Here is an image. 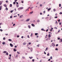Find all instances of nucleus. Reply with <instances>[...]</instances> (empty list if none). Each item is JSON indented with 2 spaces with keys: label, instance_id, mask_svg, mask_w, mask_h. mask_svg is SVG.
Returning a JSON list of instances; mask_svg holds the SVG:
<instances>
[{
  "label": "nucleus",
  "instance_id": "obj_1",
  "mask_svg": "<svg viewBox=\"0 0 62 62\" xmlns=\"http://www.w3.org/2000/svg\"><path fill=\"white\" fill-rule=\"evenodd\" d=\"M23 7H20L18 8V10H22V9H23Z\"/></svg>",
  "mask_w": 62,
  "mask_h": 62
},
{
  "label": "nucleus",
  "instance_id": "obj_2",
  "mask_svg": "<svg viewBox=\"0 0 62 62\" xmlns=\"http://www.w3.org/2000/svg\"><path fill=\"white\" fill-rule=\"evenodd\" d=\"M52 46H53V47H54V46H55V44H54V43H52Z\"/></svg>",
  "mask_w": 62,
  "mask_h": 62
},
{
  "label": "nucleus",
  "instance_id": "obj_3",
  "mask_svg": "<svg viewBox=\"0 0 62 62\" xmlns=\"http://www.w3.org/2000/svg\"><path fill=\"white\" fill-rule=\"evenodd\" d=\"M29 20H30V19H27L26 21V22H28V21H29Z\"/></svg>",
  "mask_w": 62,
  "mask_h": 62
},
{
  "label": "nucleus",
  "instance_id": "obj_4",
  "mask_svg": "<svg viewBox=\"0 0 62 62\" xmlns=\"http://www.w3.org/2000/svg\"><path fill=\"white\" fill-rule=\"evenodd\" d=\"M10 45L11 47H13V45L12 44H10Z\"/></svg>",
  "mask_w": 62,
  "mask_h": 62
},
{
  "label": "nucleus",
  "instance_id": "obj_5",
  "mask_svg": "<svg viewBox=\"0 0 62 62\" xmlns=\"http://www.w3.org/2000/svg\"><path fill=\"white\" fill-rule=\"evenodd\" d=\"M51 35L50 34H49L48 35V38H51Z\"/></svg>",
  "mask_w": 62,
  "mask_h": 62
},
{
  "label": "nucleus",
  "instance_id": "obj_6",
  "mask_svg": "<svg viewBox=\"0 0 62 62\" xmlns=\"http://www.w3.org/2000/svg\"><path fill=\"white\" fill-rule=\"evenodd\" d=\"M2 44L3 45H4V44H6V43L5 42H3L2 43Z\"/></svg>",
  "mask_w": 62,
  "mask_h": 62
},
{
  "label": "nucleus",
  "instance_id": "obj_7",
  "mask_svg": "<svg viewBox=\"0 0 62 62\" xmlns=\"http://www.w3.org/2000/svg\"><path fill=\"white\" fill-rule=\"evenodd\" d=\"M4 6L5 7H6V8L7 6V5L6 4H4Z\"/></svg>",
  "mask_w": 62,
  "mask_h": 62
},
{
  "label": "nucleus",
  "instance_id": "obj_8",
  "mask_svg": "<svg viewBox=\"0 0 62 62\" xmlns=\"http://www.w3.org/2000/svg\"><path fill=\"white\" fill-rule=\"evenodd\" d=\"M28 27L29 28H31V27L30 26V25H28Z\"/></svg>",
  "mask_w": 62,
  "mask_h": 62
},
{
  "label": "nucleus",
  "instance_id": "obj_9",
  "mask_svg": "<svg viewBox=\"0 0 62 62\" xmlns=\"http://www.w3.org/2000/svg\"><path fill=\"white\" fill-rule=\"evenodd\" d=\"M29 58H30V59H32V58H33V57H29Z\"/></svg>",
  "mask_w": 62,
  "mask_h": 62
},
{
  "label": "nucleus",
  "instance_id": "obj_10",
  "mask_svg": "<svg viewBox=\"0 0 62 62\" xmlns=\"http://www.w3.org/2000/svg\"><path fill=\"white\" fill-rule=\"evenodd\" d=\"M38 35V33H35V36H37V35Z\"/></svg>",
  "mask_w": 62,
  "mask_h": 62
},
{
  "label": "nucleus",
  "instance_id": "obj_11",
  "mask_svg": "<svg viewBox=\"0 0 62 62\" xmlns=\"http://www.w3.org/2000/svg\"><path fill=\"white\" fill-rule=\"evenodd\" d=\"M51 9V8H48V11H49V10H50Z\"/></svg>",
  "mask_w": 62,
  "mask_h": 62
},
{
  "label": "nucleus",
  "instance_id": "obj_12",
  "mask_svg": "<svg viewBox=\"0 0 62 62\" xmlns=\"http://www.w3.org/2000/svg\"><path fill=\"white\" fill-rule=\"evenodd\" d=\"M33 11L31 12L30 13V14H32L33 13Z\"/></svg>",
  "mask_w": 62,
  "mask_h": 62
},
{
  "label": "nucleus",
  "instance_id": "obj_13",
  "mask_svg": "<svg viewBox=\"0 0 62 62\" xmlns=\"http://www.w3.org/2000/svg\"><path fill=\"white\" fill-rule=\"evenodd\" d=\"M6 53H7V51H4L3 52V53H5L6 54Z\"/></svg>",
  "mask_w": 62,
  "mask_h": 62
},
{
  "label": "nucleus",
  "instance_id": "obj_14",
  "mask_svg": "<svg viewBox=\"0 0 62 62\" xmlns=\"http://www.w3.org/2000/svg\"><path fill=\"white\" fill-rule=\"evenodd\" d=\"M14 52H16V51H17V50H16V49H15V48L14 49Z\"/></svg>",
  "mask_w": 62,
  "mask_h": 62
},
{
  "label": "nucleus",
  "instance_id": "obj_15",
  "mask_svg": "<svg viewBox=\"0 0 62 62\" xmlns=\"http://www.w3.org/2000/svg\"><path fill=\"white\" fill-rule=\"evenodd\" d=\"M31 25L32 26H35V25H34V24H31Z\"/></svg>",
  "mask_w": 62,
  "mask_h": 62
},
{
  "label": "nucleus",
  "instance_id": "obj_16",
  "mask_svg": "<svg viewBox=\"0 0 62 62\" xmlns=\"http://www.w3.org/2000/svg\"><path fill=\"white\" fill-rule=\"evenodd\" d=\"M30 50H31V51H33V48H30Z\"/></svg>",
  "mask_w": 62,
  "mask_h": 62
},
{
  "label": "nucleus",
  "instance_id": "obj_17",
  "mask_svg": "<svg viewBox=\"0 0 62 62\" xmlns=\"http://www.w3.org/2000/svg\"><path fill=\"white\" fill-rule=\"evenodd\" d=\"M41 30H42V31H45V30H44L43 29H41Z\"/></svg>",
  "mask_w": 62,
  "mask_h": 62
},
{
  "label": "nucleus",
  "instance_id": "obj_18",
  "mask_svg": "<svg viewBox=\"0 0 62 62\" xmlns=\"http://www.w3.org/2000/svg\"><path fill=\"white\" fill-rule=\"evenodd\" d=\"M8 40H9V41H11V40H12L11 39H8Z\"/></svg>",
  "mask_w": 62,
  "mask_h": 62
},
{
  "label": "nucleus",
  "instance_id": "obj_19",
  "mask_svg": "<svg viewBox=\"0 0 62 62\" xmlns=\"http://www.w3.org/2000/svg\"><path fill=\"white\" fill-rule=\"evenodd\" d=\"M53 10L54 11V12L55 11V10H56L55 9H54Z\"/></svg>",
  "mask_w": 62,
  "mask_h": 62
},
{
  "label": "nucleus",
  "instance_id": "obj_20",
  "mask_svg": "<svg viewBox=\"0 0 62 62\" xmlns=\"http://www.w3.org/2000/svg\"><path fill=\"white\" fill-rule=\"evenodd\" d=\"M13 4L14 5H15V4H16V2H14L13 3Z\"/></svg>",
  "mask_w": 62,
  "mask_h": 62
},
{
  "label": "nucleus",
  "instance_id": "obj_21",
  "mask_svg": "<svg viewBox=\"0 0 62 62\" xmlns=\"http://www.w3.org/2000/svg\"><path fill=\"white\" fill-rule=\"evenodd\" d=\"M37 22H38L39 23V20H38L37 21Z\"/></svg>",
  "mask_w": 62,
  "mask_h": 62
},
{
  "label": "nucleus",
  "instance_id": "obj_22",
  "mask_svg": "<svg viewBox=\"0 0 62 62\" xmlns=\"http://www.w3.org/2000/svg\"><path fill=\"white\" fill-rule=\"evenodd\" d=\"M41 7H42V5L41 4H40L39 5Z\"/></svg>",
  "mask_w": 62,
  "mask_h": 62
},
{
  "label": "nucleus",
  "instance_id": "obj_23",
  "mask_svg": "<svg viewBox=\"0 0 62 62\" xmlns=\"http://www.w3.org/2000/svg\"><path fill=\"white\" fill-rule=\"evenodd\" d=\"M16 7H17V8H18V7H19V5H17Z\"/></svg>",
  "mask_w": 62,
  "mask_h": 62
},
{
  "label": "nucleus",
  "instance_id": "obj_24",
  "mask_svg": "<svg viewBox=\"0 0 62 62\" xmlns=\"http://www.w3.org/2000/svg\"><path fill=\"white\" fill-rule=\"evenodd\" d=\"M47 56H49V55H50L49 54V53H48L47 54Z\"/></svg>",
  "mask_w": 62,
  "mask_h": 62
},
{
  "label": "nucleus",
  "instance_id": "obj_25",
  "mask_svg": "<svg viewBox=\"0 0 62 62\" xmlns=\"http://www.w3.org/2000/svg\"><path fill=\"white\" fill-rule=\"evenodd\" d=\"M6 55H8V53H7L6 54Z\"/></svg>",
  "mask_w": 62,
  "mask_h": 62
},
{
  "label": "nucleus",
  "instance_id": "obj_26",
  "mask_svg": "<svg viewBox=\"0 0 62 62\" xmlns=\"http://www.w3.org/2000/svg\"><path fill=\"white\" fill-rule=\"evenodd\" d=\"M1 4H2V2H1L0 1V5H1Z\"/></svg>",
  "mask_w": 62,
  "mask_h": 62
},
{
  "label": "nucleus",
  "instance_id": "obj_27",
  "mask_svg": "<svg viewBox=\"0 0 62 62\" xmlns=\"http://www.w3.org/2000/svg\"><path fill=\"white\" fill-rule=\"evenodd\" d=\"M22 16H23V15L20 16V18H22Z\"/></svg>",
  "mask_w": 62,
  "mask_h": 62
},
{
  "label": "nucleus",
  "instance_id": "obj_28",
  "mask_svg": "<svg viewBox=\"0 0 62 62\" xmlns=\"http://www.w3.org/2000/svg\"><path fill=\"white\" fill-rule=\"evenodd\" d=\"M17 53H18V54H20V52H17Z\"/></svg>",
  "mask_w": 62,
  "mask_h": 62
},
{
  "label": "nucleus",
  "instance_id": "obj_29",
  "mask_svg": "<svg viewBox=\"0 0 62 62\" xmlns=\"http://www.w3.org/2000/svg\"><path fill=\"white\" fill-rule=\"evenodd\" d=\"M22 58H23V59H24V58H25V57H22Z\"/></svg>",
  "mask_w": 62,
  "mask_h": 62
},
{
  "label": "nucleus",
  "instance_id": "obj_30",
  "mask_svg": "<svg viewBox=\"0 0 62 62\" xmlns=\"http://www.w3.org/2000/svg\"><path fill=\"white\" fill-rule=\"evenodd\" d=\"M32 35H33V34L31 33V36L32 37Z\"/></svg>",
  "mask_w": 62,
  "mask_h": 62
},
{
  "label": "nucleus",
  "instance_id": "obj_31",
  "mask_svg": "<svg viewBox=\"0 0 62 62\" xmlns=\"http://www.w3.org/2000/svg\"><path fill=\"white\" fill-rule=\"evenodd\" d=\"M55 50L56 51H57V50H58V49L57 48H56V49H55Z\"/></svg>",
  "mask_w": 62,
  "mask_h": 62
},
{
  "label": "nucleus",
  "instance_id": "obj_32",
  "mask_svg": "<svg viewBox=\"0 0 62 62\" xmlns=\"http://www.w3.org/2000/svg\"><path fill=\"white\" fill-rule=\"evenodd\" d=\"M59 7H61V4H59Z\"/></svg>",
  "mask_w": 62,
  "mask_h": 62
},
{
  "label": "nucleus",
  "instance_id": "obj_33",
  "mask_svg": "<svg viewBox=\"0 0 62 62\" xmlns=\"http://www.w3.org/2000/svg\"><path fill=\"white\" fill-rule=\"evenodd\" d=\"M10 7H12V4H10Z\"/></svg>",
  "mask_w": 62,
  "mask_h": 62
},
{
  "label": "nucleus",
  "instance_id": "obj_34",
  "mask_svg": "<svg viewBox=\"0 0 62 62\" xmlns=\"http://www.w3.org/2000/svg\"><path fill=\"white\" fill-rule=\"evenodd\" d=\"M52 56H51L50 57V59H52Z\"/></svg>",
  "mask_w": 62,
  "mask_h": 62
},
{
  "label": "nucleus",
  "instance_id": "obj_35",
  "mask_svg": "<svg viewBox=\"0 0 62 62\" xmlns=\"http://www.w3.org/2000/svg\"><path fill=\"white\" fill-rule=\"evenodd\" d=\"M12 18V16H10V18L11 19V18Z\"/></svg>",
  "mask_w": 62,
  "mask_h": 62
},
{
  "label": "nucleus",
  "instance_id": "obj_36",
  "mask_svg": "<svg viewBox=\"0 0 62 62\" xmlns=\"http://www.w3.org/2000/svg\"><path fill=\"white\" fill-rule=\"evenodd\" d=\"M60 14H62V12H60L59 13Z\"/></svg>",
  "mask_w": 62,
  "mask_h": 62
},
{
  "label": "nucleus",
  "instance_id": "obj_37",
  "mask_svg": "<svg viewBox=\"0 0 62 62\" xmlns=\"http://www.w3.org/2000/svg\"><path fill=\"white\" fill-rule=\"evenodd\" d=\"M6 10H8V8H6Z\"/></svg>",
  "mask_w": 62,
  "mask_h": 62
},
{
  "label": "nucleus",
  "instance_id": "obj_38",
  "mask_svg": "<svg viewBox=\"0 0 62 62\" xmlns=\"http://www.w3.org/2000/svg\"><path fill=\"white\" fill-rule=\"evenodd\" d=\"M23 44H24V45H25L26 43H24Z\"/></svg>",
  "mask_w": 62,
  "mask_h": 62
},
{
  "label": "nucleus",
  "instance_id": "obj_39",
  "mask_svg": "<svg viewBox=\"0 0 62 62\" xmlns=\"http://www.w3.org/2000/svg\"><path fill=\"white\" fill-rule=\"evenodd\" d=\"M9 56L10 57H11V54L9 55Z\"/></svg>",
  "mask_w": 62,
  "mask_h": 62
},
{
  "label": "nucleus",
  "instance_id": "obj_40",
  "mask_svg": "<svg viewBox=\"0 0 62 62\" xmlns=\"http://www.w3.org/2000/svg\"><path fill=\"white\" fill-rule=\"evenodd\" d=\"M60 39L61 40V42H62V39Z\"/></svg>",
  "mask_w": 62,
  "mask_h": 62
},
{
  "label": "nucleus",
  "instance_id": "obj_41",
  "mask_svg": "<svg viewBox=\"0 0 62 62\" xmlns=\"http://www.w3.org/2000/svg\"><path fill=\"white\" fill-rule=\"evenodd\" d=\"M5 39H6V38H5L4 37L3 38V40H5Z\"/></svg>",
  "mask_w": 62,
  "mask_h": 62
},
{
  "label": "nucleus",
  "instance_id": "obj_42",
  "mask_svg": "<svg viewBox=\"0 0 62 62\" xmlns=\"http://www.w3.org/2000/svg\"><path fill=\"white\" fill-rule=\"evenodd\" d=\"M0 31H1V32H2V31H3V30H2L0 29Z\"/></svg>",
  "mask_w": 62,
  "mask_h": 62
},
{
  "label": "nucleus",
  "instance_id": "obj_43",
  "mask_svg": "<svg viewBox=\"0 0 62 62\" xmlns=\"http://www.w3.org/2000/svg\"><path fill=\"white\" fill-rule=\"evenodd\" d=\"M13 12V10H11L10 11L11 13H12Z\"/></svg>",
  "mask_w": 62,
  "mask_h": 62
},
{
  "label": "nucleus",
  "instance_id": "obj_44",
  "mask_svg": "<svg viewBox=\"0 0 62 62\" xmlns=\"http://www.w3.org/2000/svg\"><path fill=\"white\" fill-rule=\"evenodd\" d=\"M39 4V2H37V4Z\"/></svg>",
  "mask_w": 62,
  "mask_h": 62
},
{
  "label": "nucleus",
  "instance_id": "obj_45",
  "mask_svg": "<svg viewBox=\"0 0 62 62\" xmlns=\"http://www.w3.org/2000/svg\"><path fill=\"white\" fill-rule=\"evenodd\" d=\"M58 46V44H57L56 45V46Z\"/></svg>",
  "mask_w": 62,
  "mask_h": 62
},
{
  "label": "nucleus",
  "instance_id": "obj_46",
  "mask_svg": "<svg viewBox=\"0 0 62 62\" xmlns=\"http://www.w3.org/2000/svg\"><path fill=\"white\" fill-rule=\"evenodd\" d=\"M31 44V42L29 43V45Z\"/></svg>",
  "mask_w": 62,
  "mask_h": 62
},
{
  "label": "nucleus",
  "instance_id": "obj_47",
  "mask_svg": "<svg viewBox=\"0 0 62 62\" xmlns=\"http://www.w3.org/2000/svg\"><path fill=\"white\" fill-rule=\"evenodd\" d=\"M15 24H14L13 25V26H15Z\"/></svg>",
  "mask_w": 62,
  "mask_h": 62
},
{
  "label": "nucleus",
  "instance_id": "obj_48",
  "mask_svg": "<svg viewBox=\"0 0 62 62\" xmlns=\"http://www.w3.org/2000/svg\"><path fill=\"white\" fill-rule=\"evenodd\" d=\"M58 40H59V39H60V38H58Z\"/></svg>",
  "mask_w": 62,
  "mask_h": 62
},
{
  "label": "nucleus",
  "instance_id": "obj_49",
  "mask_svg": "<svg viewBox=\"0 0 62 62\" xmlns=\"http://www.w3.org/2000/svg\"><path fill=\"white\" fill-rule=\"evenodd\" d=\"M32 62H34V59L32 60Z\"/></svg>",
  "mask_w": 62,
  "mask_h": 62
},
{
  "label": "nucleus",
  "instance_id": "obj_50",
  "mask_svg": "<svg viewBox=\"0 0 62 62\" xmlns=\"http://www.w3.org/2000/svg\"><path fill=\"white\" fill-rule=\"evenodd\" d=\"M43 13H45V11H43Z\"/></svg>",
  "mask_w": 62,
  "mask_h": 62
},
{
  "label": "nucleus",
  "instance_id": "obj_51",
  "mask_svg": "<svg viewBox=\"0 0 62 62\" xmlns=\"http://www.w3.org/2000/svg\"><path fill=\"white\" fill-rule=\"evenodd\" d=\"M57 18V16H56V17L55 16L54 17V18Z\"/></svg>",
  "mask_w": 62,
  "mask_h": 62
},
{
  "label": "nucleus",
  "instance_id": "obj_52",
  "mask_svg": "<svg viewBox=\"0 0 62 62\" xmlns=\"http://www.w3.org/2000/svg\"><path fill=\"white\" fill-rule=\"evenodd\" d=\"M48 38H47V39H46V40H48Z\"/></svg>",
  "mask_w": 62,
  "mask_h": 62
},
{
  "label": "nucleus",
  "instance_id": "obj_53",
  "mask_svg": "<svg viewBox=\"0 0 62 62\" xmlns=\"http://www.w3.org/2000/svg\"><path fill=\"white\" fill-rule=\"evenodd\" d=\"M44 54H46V53H45V51L44 52Z\"/></svg>",
  "mask_w": 62,
  "mask_h": 62
},
{
  "label": "nucleus",
  "instance_id": "obj_54",
  "mask_svg": "<svg viewBox=\"0 0 62 62\" xmlns=\"http://www.w3.org/2000/svg\"><path fill=\"white\" fill-rule=\"evenodd\" d=\"M16 57H17V56H18V55H16Z\"/></svg>",
  "mask_w": 62,
  "mask_h": 62
},
{
  "label": "nucleus",
  "instance_id": "obj_55",
  "mask_svg": "<svg viewBox=\"0 0 62 62\" xmlns=\"http://www.w3.org/2000/svg\"><path fill=\"white\" fill-rule=\"evenodd\" d=\"M21 38H22V39H23V36H22L21 37Z\"/></svg>",
  "mask_w": 62,
  "mask_h": 62
},
{
  "label": "nucleus",
  "instance_id": "obj_56",
  "mask_svg": "<svg viewBox=\"0 0 62 62\" xmlns=\"http://www.w3.org/2000/svg\"><path fill=\"white\" fill-rule=\"evenodd\" d=\"M0 8L1 9H2V7L1 6H0Z\"/></svg>",
  "mask_w": 62,
  "mask_h": 62
},
{
  "label": "nucleus",
  "instance_id": "obj_57",
  "mask_svg": "<svg viewBox=\"0 0 62 62\" xmlns=\"http://www.w3.org/2000/svg\"><path fill=\"white\" fill-rule=\"evenodd\" d=\"M59 24L60 25H61V23H60Z\"/></svg>",
  "mask_w": 62,
  "mask_h": 62
},
{
  "label": "nucleus",
  "instance_id": "obj_58",
  "mask_svg": "<svg viewBox=\"0 0 62 62\" xmlns=\"http://www.w3.org/2000/svg\"><path fill=\"white\" fill-rule=\"evenodd\" d=\"M48 48L47 47L46 48V50H48Z\"/></svg>",
  "mask_w": 62,
  "mask_h": 62
},
{
  "label": "nucleus",
  "instance_id": "obj_59",
  "mask_svg": "<svg viewBox=\"0 0 62 62\" xmlns=\"http://www.w3.org/2000/svg\"><path fill=\"white\" fill-rule=\"evenodd\" d=\"M36 38H39V36H38V35L37 36Z\"/></svg>",
  "mask_w": 62,
  "mask_h": 62
},
{
  "label": "nucleus",
  "instance_id": "obj_60",
  "mask_svg": "<svg viewBox=\"0 0 62 62\" xmlns=\"http://www.w3.org/2000/svg\"><path fill=\"white\" fill-rule=\"evenodd\" d=\"M50 60H51V59H49L48 60V61H50Z\"/></svg>",
  "mask_w": 62,
  "mask_h": 62
},
{
  "label": "nucleus",
  "instance_id": "obj_61",
  "mask_svg": "<svg viewBox=\"0 0 62 62\" xmlns=\"http://www.w3.org/2000/svg\"><path fill=\"white\" fill-rule=\"evenodd\" d=\"M48 31V30L47 29V30H46V31L47 32Z\"/></svg>",
  "mask_w": 62,
  "mask_h": 62
},
{
  "label": "nucleus",
  "instance_id": "obj_62",
  "mask_svg": "<svg viewBox=\"0 0 62 62\" xmlns=\"http://www.w3.org/2000/svg\"><path fill=\"white\" fill-rule=\"evenodd\" d=\"M58 22H60V19H58Z\"/></svg>",
  "mask_w": 62,
  "mask_h": 62
},
{
  "label": "nucleus",
  "instance_id": "obj_63",
  "mask_svg": "<svg viewBox=\"0 0 62 62\" xmlns=\"http://www.w3.org/2000/svg\"><path fill=\"white\" fill-rule=\"evenodd\" d=\"M8 59H11V57H9V58H8Z\"/></svg>",
  "mask_w": 62,
  "mask_h": 62
},
{
  "label": "nucleus",
  "instance_id": "obj_64",
  "mask_svg": "<svg viewBox=\"0 0 62 62\" xmlns=\"http://www.w3.org/2000/svg\"><path fill=\"white\" fill-rule=\"evenodd\" d=\"M17 16H14V17H17Z\"/></svg>",
  "mask_w": 62,
  "mask_h": 62
}]
</instances>
